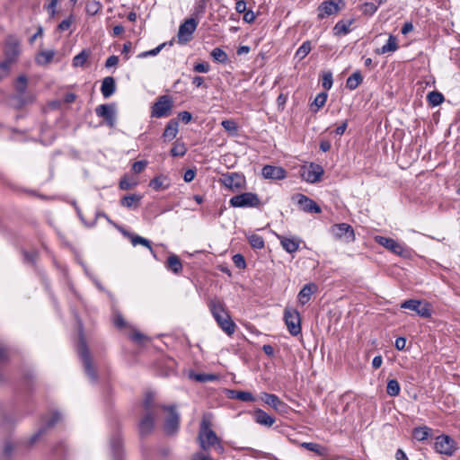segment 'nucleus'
<instances>
[{
	"instance_id": "f257e3e1",
	"label": "nucleus",
	"mask_w": 460,
	"mask_h": 460,
	"mask_svg": "<svg viewBox=\"0 0 460 460\" xmlns=\"http://www.w3.org/2000/svg\"><path fill=\"white\" fill-rule=\"evenodd\" d=\"M198 442L200 448L204 451H209L211 448H214L218 455H222L225 452L220 438L211 429V421L207 417H203L200 421Z\"/></svg>"
},
{
	"instance_id": "f03ea898",
	"label": "nucleus",
	"mask_w": 460,
	"mask_h": 460,
	"mask_svg": "<svg viewBox=\"0 0 460 460\" xmlns=\"http://www.w3.org/2000/svg\"><path fill=\"white\" fill-rule=\"evenodd\" d=\"M77 352H78V355L83 362L84 372L86 373L88 377L91 379V381L95 383L97 381V372L93 365V359H92L87 343L85 341V339L84 337L82 326L80 327Z\"/></svg>"
},
{
	"instance_id": "7ed1b4c3",
	"label": "nucleus",
	"mask_w": 460,
	"mask_h": 460,
	"mask_svg": "<svg viewBox=\"0 0 460 460\" xmlns=\"http://www.w3.org/2000/svg\"><path fill=\"white\" fill-rule=\"evenodd\" d=\"M433 448L439 455L453 456L458 450V445L449 435L441 434L435 438Z\"/></svg>"
},
{
	"instance_id": "20e7f679",
	"label": "nucleus",
	"mask_w": 460,
	"mask_h": 460,
	"mask_svg": "<svg viewBox=\"0 0 460 460\" xmlns=\"http://www.w3.org/2000/svg\"><path fill=\"white\" fill-rule=\"evenodd\" d=\"M173 102L170 95L159 96L151 107L152 118H166L171 115Z\"/></svg>"
},
{
	"instance_id": "39448f33",
	"label": "nucleus",
	"mask_w": 460,
	"mask_h": 460,
	"mask_svg": "<svg viewBox=\"0 0 460 460\" xmlns=\"http://www.w3.org/2000/svg\"><path fill=\"white\" fill-rule=\"evenodd\" d=\"M229 204L233 208H258L261 200L256 193L243 192L232 197Z\"/></svg>"
},
{
	"instance_id": "423d86ee",
	"label": "nucleus",
	"mask_w": 460,
	"mask_h": 460,
	"mask_svg": "<svg viewBox=\"0 0 460 460\" xmlns=\"http://www.w3.org/2000/svg\"><path fill=\"white\" fill-rule=\"evenodd\" d=\"M198 19L199 18L191 15L180 25L177 34L179 44L184 45L192 39V34L196 31L199 24Z\"/></svg>"
},
{
	"instance_id": "0eeeda50",
	"label": "nucleus",
	"mask_w": 460,
	"mask_h": 460,
	"mask_svg": "<svg viewBox=\"0 0 460 460\" xmlns=\"http://www.w3.org/2000/svg\"><path fill=\"white\" fill-rule=\"evenodd\" d=\"M345 5L343 0H324L317 7V17L323 20L328 16L337 14Z\"/></svg>"
},
{
	"instance_id": "6e6552de",
	"label": "nucleus",
	"mask_w": 460,
	"mask_h": 460,
	"mask_svg": "<svg viewBox=\"0 0 460 460\" xmlns=\"http://www.w3.org/2000/svg\"><path fill=\"white\" fill-rule=\"evenodd\" d=\"M284 320L292 336H297L301 333V318L297 310L286 308L284 311Z\"/></svg>"
},
{
	"instance_id": "1a4fd4ad",
	"label": "nucleus",
	"mask_w": 460,
	"mask_h": 460,
	"mask_svg": "<svg viewBox=\"0 0 460 460\" xmlns=\"http://www.w3.org/2000/svg\"><path fill=\"white\" fill-rule=\"evenodd\" d=\"M220 182L233 191L243 189L245 186V178L238 172H226L222 174Z\"/></svg>"
},
{
	"instance_id": "9d476101",
	"label": "nucleus",
	"mask_w": 460,
	"mask_h": 460,
	"mask_svg": "<svg viewBox=\"0 0 460 460\" xmlns=\"http://www.w3.org/2000/svg\"><path fill=\"white\" fill-rule=\"evenodd\" d=\"M292 199L296 202L300 210L305 213L320 214L322 212L321 207L305 194L297 193L292 197Z\"/></svg>"
},
{
	"instance_id": "9b49d317",
	"label": "nucleus",
	"mask_w": 460,
	"mask_h": 460,
	"mask_svg": "<svg viewBox=\"0 0 460 460\" xmlns=\"http://www.w3.org/2000/svg\"><path fill=\"white\" fill-rule=\"evenodd\" d=\"M323 172L322 165L311 163L309 165L303 166L301 176L307 182L315 183L321 181Z\"/></svg>"
},
{
	"instance_id": "f8f14e48",
	"label": "nucleus",
	"mask_w": 460,
	"mask_h": 460,
	"mask_svg": "<svg viewBox=\"0 0 460 460\" xmlns=\"http://www.w3.org/2000/svg\"><path fill=\"white\" fill-rule=\"evenodd\" d=\"M163 410L169 412V415L164 422V431L168 435H172L178 431L180 416L174 406H163Z\"/></svg>"
},
{
	"instance_id": "ddd939ff",
	"label": "nucleus",
	"mask_w": 460,
	"mask_h": 460,
	"mask_svg": "<svg viewBox=\"0 0 460 460\" xmlns=\"http://www.w3.org/2000/svg\"><path fill=\"white\" fill-rule=\"evenodd\" d=\"M95 113L102 118L106 124L112 128L116 123V110L114 104H101L95 108Z\"/></svg>"
},
{
	"instance_id": "4468645a",
	"label": "nucleus",
	"mask_w": 460,
	"mask_h": 460,
	"mask_svg": "<svg viewBox=\"0 0 460 460\" xmlns=\"http://www.w3.org/2000/svg\"><path fill=\"white\" fill-rule=\"evenodd\" d=\"M375 241L379 245L397 255H402L405 252V247L393 238L376 235L375 236Z\"/></svg>"
},
{
	"instance_id": "2eb2a0df",
	"label": "nucleus",
	"mask_w": 460,
	"mask_h": 460,
	"mask_svg": "<svg viewBox=\"0 0 460 460\" xmlns=\"http://www.w3.org/2000/svg\"><path fill=\"white\" fill-rule=\"evenodd\" d=\"M331 231L336 238L344 239L347 243H350L355 239L352 226L346 223L332 226Z\"/></svg>"
},
{
	"instance_id": "dca6fc26",
	"label": "nucleus",
	"mask_w": 460,
	"mask_h": 460,
	"mask_svg": "<svg viewBox=\"0 0 460 460\" xmlns=\"http://www.w3.org/2000/svg\"><path fill=\"white\" fill-rule=\"evenodd\" d=\"M20 53V44L18 40L13 36H9L4 46L5 60L13 63Z\"/></svg>"
},
{
	"instance_id": "f3484780",
	"label": "nucleus",
	"mask_w": 460,
	"mask_h": 460,
	"mask_svg": "<svg viewBox=\"0 0 460 460\" xmlns=\"http://www.w3.org/2000/svg\"><path fill=\"white\" fill-rule=\"evenodd\" d=\"M156 415L157 413L155 412H146L138 424L139 433L141 436H146L152 432Z\"/></svg>"
},
{
	"instance_id": "a211bd4d",
	"label": "nucleus",
	"mask_w": 460,
	"mask_h": 460,
	"mask_svg": "<svg viewBox=\"0 0 460 460\" xmlns=\"http://www.w3.org/2000/svg\"><path fill=\"white\" fill-rule=\"evenodd\" d=\"M262 401L279 412H286L288 406L279 396L273 394L262 393Z\"/></svg>"
},
{
	"instance_id": "6ab92c4d",
	"label": "nucleus",
	"mask_w": 460,
	"mask_h": 460,
	"mask_svg": "<svg viewBox=\"0 0 460 460\" xmlns=\"http://www.w3.org/2000/svg\"><path fill=\"white\" fill-rule=\"evenodd\" d=\"M61 416L58 412H54L50 417L44 419V427L40 428L37 433L29 439V444L33 445L45 431L52 427L60 420Z\"/></svg>"
},
{
	"instance_id": "aec40b11",
	"label": "nucleus",
	"mask_w": 460,
	"mask_h": 460,
	"mask_svg": "<svg viewBox=\"0 0 460 460\" xmlns=\"http://www.w3.org/2000/svg\"><path fill=\"white\" fill-rule=\"evenodd\" d=\"M209 309L217 324L229 316L224 304L218 300H211Z\"/></svg>"
},
{
	"instance_id": "412c9836",
	"label": "nucleus",
	"mask_w": 460,
	"mask_h": 460,
	"mask_svg": "<svg viewBox=\"0 0 460 460\" xmlns=\"http://www.w3.org/2000/svg\"><path fill=\"white\" fill-rule=\"evenodd\" d=\"M262 176L265 179L282 180L286 178V171L279 166L265 165L261 170Z\"/></svg>"
},
{
	"instance_id": "4be33fe9",
	"label": "nucleus",
	"mask_w": 460,
	"mask_h": 460,
	"mask_svg": "<svg viewBox=\"0 0 460 460\" xmlns=\"http://www.w3.org/2000/svg\"><path fill=\"white\" fill-rule=\"evenodd\" d=\"M317 290L318 287L315 283L311 282L305 284L297 295V300L299 304L302 305H306L310 301L312 295Z\"/></svg>"
},
{
	"instance_id": "5701e85b",
	"label": "nucleus",
	"mask_w": 460,
	"mask_h": 460,
	"mask_svg": "<svg viewBox=\"0 0 460 460\" xmlns=\"http://www.w3.org/2000/svg\"><path fill=\"white\" fill-rule=\"evenodd\" d=\"M254 421L260 425L271 427L275 423V418L261 409H256L253 412Z\"/></svg>"
},
{
	"instance_id": "b1692460",
	"label": "nucleus",
	"mask_w": 460,
	"mask_h": 460,
	"mask_svg": "<svg viewBox=\"0 0 460 460\" xmlns=\"http://www.w3.org/2000/svg\"><path fill=\"white\" fill-rule=\"evenodd\" d=\"M111 449L114 460H121L123 456L122 439L119 434H115L111 438Z\"/></svg>"
},
{
	"instance_id": "393cba45",
	"label": "nucleus",
	"mask_w": 460,
	"mask_h": 460,
	"mask_svg": "<svg viewBox=\"0 0 460 460\" xmlns=\"http://www.w3.org/2000/svg\"><path fill=\"white\" fill-rule=\"evenodd\" d=\"M282 248L288 253L296 252L299 248V240L296 238H288L283 235H278Z\"/></svg>"
},
{
	"instance_id": "a878e982",
	"label": "nucleus",
	"mask_w": 460,
	"mask_h": 460,
	"mask_svg": "<svg viewBox=\"0 0 460 460\" xmlns=\"http://www.w3.org/2000/svg\"><path fill=\"white\" fill-rule=\"evenodd\" d=\"M123 234H124V235L128 236L130 239V242H131L133 246H137L138 244L146 246V247H147L150 250V252L153 254V256L155 258H156V255H155V252H154V250H153V248L151 246V243H150V241L148 239L144 238V237H142V236H140L138 234H130L128 232H123Z\"/></svg>"
},
{
	"instance_id": "bb28decb",
	"label": "nucleus",
	"mask_w": 460,
	"mask_h": 460,
	"mask_svg": "<svg viewBox=\"0 0 460 460\" xmlns=\"http://www.w3.org/2000/svg\"><path fill=\"white\" fill-rule=\"evenodd\" d=\"M116 91V83L113 77L107 76L102 80L101 92L104 98L111 97Z\"/></svg>"
},
{
	"instance_id": "cd10ccee",
	"label": "nucleus",
	"mask_w": 460,
	"mask_h": 460,
	"mask_svg": "<svg viewBox=\"0 0 460 460\" xmlns=\"http://www.w3.org/2000/svg\"><path fill=\"white\" fill-rule=\"evenodd\" d=\"M179 123L176 119H171L165 126L163 133V138L164 141H171L174 139L178 134Z\"/></svg>"
},
{
	"instance_id": "c85d7f7f",
	"label": "nucleus",
	"mask_w": 460,
	"mask_h": 460,
	"mask_svg": "<svg viewBox=\"0 0 460 460\" xmlns=\"http://www.w3.org/2000/svg\"><path fill=\"white\" fill-rule=\"evenodd\" d=\"M431 436L432 429L428 426L416 427L412 430V437L420 442H424Z\"/></svg>"
},
{
	"instance_id": "c756f323",
	"label": "nucleus",
	"mask_w": 460,
	"mask_h": 460,
	"mask_svg": "<svg viewBox=\"0 0 460 460\" xmlns=\"http://www.w3.org/2000/svg\"><path fill=\"white\" fill-rule=\"evenodd\" d=\"M165 267L174 274H180L182 271L181 261L175 254H172L168 257Z\"/></svg>"
},
{
	"instance_id": "7c9ffc66",
	"label": "nucleus",
	"mask_w": 460,
	"mask_h": 460,
	"mask_svg": "<svg viewBox=\"0 0 460 460\" xmlns=\"http://www.w3.org/2000/svg\"><path fill=\"white\" fill-rule=\"evenodd\" d=\"M164 405H158L155 402L154 394L148 393L143 402V407L146 412H155L158 413L159 409H163Z\"/></svg>"
},
{
	"instance_id": "2f4dec72",
	"label": "nucleus",
	"mask_w": 460,
	"mask_h": 460,
	"mask_svg": "<svg viewBox=\"0 0 460 460\" xmlns=\"http://www.w3.org/2000/svg\"><path fill=\"white\" fill-rule=\"evenodd\" d=\"M142 196L139 194H130L124 196L120 200V205L128 208H136L138 207Z\"/></svg>"
},
{
	"instance_id": "473e14b6",
	"label": "nucleus",
	"mask_w": 460,
	"mask_h": 460,
	"mask_svg": "<svg viewBox=\"0 0 460 460\" xmlns=\"http://www.w3.org/2000/svg\"><path fill=\"white\" fill-rule=\"evenodd\" d=\"M209 0H195L191 10L192 16L201 18L205 14Z\"/></svg>"
},
{
	"instance_id": "72a5a7b5",
	"label": "nucleus",
	"mask_w": 460,
	"mask_h": 460,
	"mask_svg": "<svg viewBox=\"0 0 460 460\" xmlns=\"http://www.w3.org/2000/svg\"><path fill=\"white\" fill-rule=\"evenodd\" d=\"M398 49L396 38L390 35L387 42L382 46L380 49H376V53L377 55H383L387 52H394Z\"/></svg>"
},
{
	"instance_id": "f704fd0d",
	"label": "nucleus",
	"mask_w": 460,
	"mask_h": 460,
	"mask_svg": "<svg viewBox=\"0 0 460 460\" xmlns=\"http://www.w3.org/2000/svg\"><path fill=\"white\" fill-rule=\"evenodd\" d=\"M169 185L167 178L164 175L156 176L149 182V186L155 190H166L169 188Z\"/></svg>"
},
{
	"instance_id": "c9c22d12",
	"label": "nucleus",
	"mask_w": 460,
	"mask_h": 460,
	"mask_svg": "<svg viewBox=\"0 0 460 460\" xmlns=\"http://www.w3.org/2000/svg\"><path fill=\"white\" fill-rule=\"evenodd\" d=\"M352 20L348 21H339L335 26L333 27V33L334 35L340 36V35H345L348 34L350 31V25L352 24Z\"/></svg>"
},
{
	"instance_id": "e433bc0d",
	"label": "nucleus",
	"mask_w": 460,
	"mask_h": 460,
	"mask_svg": "<svg viewBox=\"0 0 460 460\" xmlns=\"http://www.w3.org/2000/svg\"><path fill=\"white\" fill-rule=\"evenodd\" d=\"M363 82V76L359 71L354 72L346 81V87L349 90H355Z\"/></svg>"
},
{
	"instance_id": "4c0bfd02",
	"label": "nucleus",
	"mask_w": 460,
	"mask_h": 460,
	"mask_svg": "<svg viewBox=\"0 0 460 460\" xmlns=\"http://www.w3.org/2000/svg\"><path fill=\"white\" fill-rule=\"evenodd\" d=\"M301 447L305 449L314 452L318 456H325L327 454V448L320 444L314 442H304L301 444Z\"/></svg>"
},
{
	"instance_id": "58836bf2",
	"label": "nucleus",
	"mask_w": 460,
	"mask_h": 460,
	"mask_svg": "<svg viewBox=\"0 0 460 460\" xmlns=\"http://www.w3.org/2000/svg\"><path fill=\"white\" fill-rule=\"evenodd\" d=\"M230 393H231L230 397L233 399H237L242 402H254L255 401V397L253 396V394L247 391L232 390V391H230Z\"/></svg>"
},
{
	"instance_id": "ea45409f",
	"label": "nucleus",
	"mask_w": 460,
	"mask_h": 460,
	"mask_svg": "<svg viewBox=\"0 0 460 460\" xmlns=\"http://www.w3.org/2000/svg\"><path fill=\"white\" fill-rule=\"evenodd\" d=\"M444 100V95L438 91L429 92L427 95L428 102L433 107L440 105Z\"/></svg>"
},
{
	"instance_id": "a19ab883",
	"label": "nucleus",
	"mask_w": 460,
	"mask_h": 460,
	"mask_svg": "<svg viewBox=\"0 0 460 460\" xmlns=\"http://www.w3.org/2000/svg\"><path fill=\"white\" fill-rule=\"evenodd\" d=\"M186 145L179 139L173 143L172 147L170 151L171 155L173 157L183 156L186 154Z\"/></svg>"
},
{
	"instance_id": "79ce46f5",
	"label": "nucleus",
	"mask_w": 460,
	"mask_h": 460,
	"mask_svg": "<svg viewBox=\"0 0 460 460\" xmlns=\"http://www.w3.org/2000/svg\"><path fill=\"white\" fill-rule=\"evenodd\" d=\"M210 56L212 57L214 61L220 64H226L228 61V56L226 52L220 48H215L211 51Z\"/></svg>"
},
{
	"instance_id": "37998d69",
	"label": "nucleus",
	"mask_w": 460,
	"mask_h": 460,
	"mask_svg": "<svg viewBox=\"0 0 460 460\" xmlns=\"http://www.w3.org/2000/svg\"><path fill=\"white\" fill-rule=\"evenodd\" d=\"M190 376L195 381L200 383L213 382L217 379V376L216 375L206 373H191Z\"/></svg>"
},
{
	"instance_id": "c03bdc74",
	"label": "nucleus",
	"mask_w": 460,
	"mask_h": 460,
	"mask_svg": "<svg viewBox=\"0 0 460 460\" xmlns=\"http://www.w3.org/2000/svg\"><path fill=\"white\" fill-rule=\"evenodd\" d=\"M102 7V5L100 1L88 0L85 5V11L87 14L93 16L100 12Z\"/></svg>"
},
{
	"instance_id": "a18cd8bd",
	"label": "nucleus",
	"mask_w": 460,
	"mask_h": 460,
	"mask_svg": "<svg viewBox=\"0 0 460 460\" xmlns=\"http://www.w3.org/2000/svg\"><path fill=\"white\" fill-rule=\"evenodd\" d=\"M54 55L55 52L53 50L41 51L38 54L36 61L39 65H47L53 59Z\"/></svg>"
},
{
	"instance_id": "49530a36",
	"label": "nucleus",
	"mask_w": 460,
	"mask_h": 460,
	"mask_svg": "<svg viewBox=\"0 0 460 460\" xmlns=\"http://www.w3.org/2000/svg\"><path fill=\"white\" fill-rule=\"evenodd\" d=\"M401 391V386L396 379H390L387 382L386 393L389 396H398Z\"/></svg>"
},
{
	"instance_id": "de8ad7c7",
	"label": "nucleus",
	"mask_w": 460,
	"mask_h": 460,
	"mask_svg": "<svg viewBox=\"0 0 460 460\" xmlns=\"http://www.w3.org/2000/svg\"><path fill=\"white\" fill-rule=\"evenodd\" d=\"M312 46L310 40H305L302 43V45L297 49L295 57L299 60L305 58L311 51Z\"/></svg>"
},
{
	"instance_id": "09e8293b",
	"label": "nucleus",
	"mask_w": 460,
	"mask_h": 460,
	"mask_svg": "<svg viewBox=\"0 0 460 460\" xmlns=\"http://www.w3.org/2000/svg\"><path fill=\"white\" fill-rule=\"evenodd\" d=\"M218 325L229 336L234 332L236 327L230 315L227 319H224L221 323H219Z\"/></svg>"
},
{
	"instance_id": "8fccbe9b",
	"label": "nucleus",
	"mask_w": 460,
	"mask_h": 460,
	"mask_svg": "<svg viewBox=\"0 0 460 460\" xmlns=\"http://www.w3.org/2000/svg\"><path fill=\"white\" fill-rule=\"evenodd\" d=\"M172 45V41H170L169 43L167 42H164L160 45H158L156 48L153 49H150V50H147V51H144V52H141L137 55V58H146L147 57H155L156 56L158 53H160V51L167 45Z\"/></svg>"
},
{
	"instance_id": "3c124183",
	"label": "nucleus",
	"mask_w": 460,
	"mask_h": 460,
	"mask_svg": "<svg viewBox=\"0 0 460 460\" xmlns=\"http://www.w3.org/2000/svg\"><path fill=\"white\" fill-rule=\"evenodd\" d=\"M221 126L231 136H236L238 132V125L234 119H225L221 122Z\"/></svg>"
},
{
	"instance_id": "603ef678",
	"label": "nucleus",
	"mask_w": 460,
	"mask_h": 460,
	"mask_svg": "<svg viewBox=\"0 0 460 460\" xmlns=\"http://www.w3.org/2000/svg\"><path fill=\"white\" fill-rule=\"evenodd\" d=\"M422 305V300L419 299H408L401 304V308L409 309L418 313L420 306Z\"/></svg>"
},
{
	"instance_id": "864d4df0",
	"label": "nucleus",
	"mask_w": 460,
	"mask_h": 460,
	"mask_svg": "<svg viewBox=\"0 0 460 460\" xmlns=\"http://www.w3.org/2000/svg\"><path fill=\"white\" fill-rule=\"evenodd\" d=\"M248 241L253 249H262L265 245L262 236L256 234H250L248 236Z\"/></svg>"
},
{
	"instance_id": "5fc2aeb1",
	"label": "nucleus",
	"mask_w": 460,
	"mask_h": 460,
	"mask_svg": "<svg viewBox=\"0 0 460 460\" xmlns=\"http://www.w3.org/2000/svg\"><path fill=\"white\" fill-rule=\"evenodd\" d=\"M89 58V52L87 50H82L79 54L74 57L73 58V66L75 67L84 66L86 60Z\"/></svg>"
},
{
	"instance_id": "6e6d98bb",
	"label": "nucleus",
	"mask_w": 460,
	"mask_h": 460,
	"mask_svg": "<svg viewBox=\"0 0 460 460\" xmlns=\"http://www.w3.org/2000/svg\"><path fill=\"white\" fill-rule=\"evenodd\" d=\"M47 3L43 5V9L46 10L50 19H53L57 14V5L59 0H46Z\"/></svg>"
},
{
	"instance_id": "4d7b16f0",
	"label": "nucleus",
	"mask_w": 460,
	"mask_h": 460,
	"mask_svg": "<svg viewBox=\"0 0 460 460\" xmlns=\"http://www.w3.org/2000/svg\"><path fill=\"white\" fill-rule=\"evenodd\" d=\"M417 314L422 318H430L432 315L431 305L426 301H422Z\"/></svg>"
},
{
	"instance_id": "13d9d810",
	"label": "nucleus",
	"mask_w": 460,
	"mask_h": 460,
	"mask_svg": "<svg viewBox=\"0 0 460 460\" xmlns=\"http://www.w3.org/2000/svg\"><path fill=\"white\" fill-rule=\"evenodd\" d=\"M28 80L23 75L18 76L15 84V89L19 93H24L27 89Z\"/></svg>"
},
{
	"instance_id": "bf43d9fd",
	"label": "nucleus",
	"mask_w": 460,
	"mask_h": 460,
	"mask_svg": "<svg viewBox=\"0 0 460 460\" xmlns=\"http://www.w3.org/2000/svg\"><path fill=\"white\" fill-rule=\"evenodd\" d=\"M332 74L331 72L324 73L323 75L322 84L325 90H330L332 86Z\"/></svg>"
},
{
	"instance_id": "052dcab7",
	"label": "nucleus",
	"mask_w": 460,
	"mask_h": 460,
	"mask_svg": "<svg viewBox=\"0 0 460 460\" xmlns=\"http://www.w3.org/2000/svg\"><path fill=\"white\" fill-rule=\"evenodd\" d=\"M377 8L378 5L374 3H365L362 7V12L364 14L372 15L376 12Z\"/></svg>"
},
{
	"instance_id": "680f3d73",
	"label": "nucleus",
	"mask_w": 460,
	"mask_h": 460,
	"mask_svg": "<svg viewBox=\"0 0 460 460\" xmlns=\"http://www.w3.org/2000/svg\"><path fill=\"white\" fill-rule=\"evenodd\" d=\"M233 262L235 265V267L240 270H243L246 267L244 257L240 253L234 254L233 256Z\"/></svg>"
},
{
	"instance_id": "e2e57ef3",
	"label": "nucleus",
	"mask_w": 460,
	"mask_h": 460,
	"mask_svg": "<svg viewBox=\"0 0 460 460\" xmlns=\"http://www.w3.org/2000/svg\"><path fill=\"white\" fill-rule=\"evenodd\" d=\"M327 97L328 95L326 93H320L316 95L314 101V104L317 107V110L325 104Z\"/></svg>"
},
{
	"instance_id": "0e129e2a",
	"label": "nucleus",
	"mask_w": 460,
	"mask_h": 460,
	"mask_svg": "<svg viewBox=\"0 0 460 460\" xmlns=\"http://www.w3.org/2000/svg\"><path fill=\"white\" fill-rule=\"evenodd\" d=\"M11 62L4 60L0 63V79L4 78L8 75L10 71Z\"/></svg>"
},
{
	"instance_id": "69168bd1",
	"label": "nucleus",
	"mask_w": 460,
	"mask_h": 460,
	"mask_svg": "<svg viewBox=\"0 0 460 460\" xmlns=\"http://www.w3.org/2000/svg\"><path fill=\"white\" fill-rule=\"evenodd\" d=\"M146 165H147V162L146 160L135 162L132 165V171L135 173H140L141 172H143L145 170Z\"/></svg>"
},
{
	"instance_id": "338daca9",
	"label": "nucleus",
	"mask_w": 460,
	"mask_h": 460,
	"mask_svg": "<svg viewBox=\"0 0 460 460\" xmlns=\"http://www.w3.org/2000/svg\"><path fill=\"white\" fill-rule=\"evenodd\" d=\"M73 16L70 15L68 18L63 20L58 26V30L60 31H67L72 22H73Z\"/></svg>"
},
{
	"instance_id": "774afa93",
	"label": "nucleus",
	"mask_w": 460,
	"mask_h": 460,
	"mask_svg": "<svg viewBox=\"0 0 460 460\" xmlns=\"http://www.w3.org/2000/svg\"><path fill=\"white\" fill-rule=\"evenodd\" d=\"M136 182H130V181L128 179V177H123L119 181V189L123 190H127L131 189L133 186H135Z\"/></svg>"
}]
</instances>
